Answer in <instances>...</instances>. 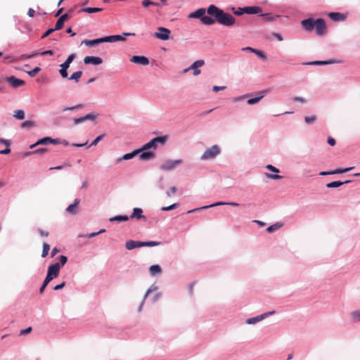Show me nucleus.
<instances>
[{"instance_id":"1","label":"nucleus","mask_w":360,"mask_h":360,"mask_svg":"<svg viewBox=\"0 0 360 360\" xmlns=\"http://www.w3.org/2000/svg\"><path fill=\"white\" fill-rule=\"evenodd\" d=\"M207 12L209 15H214L215 20L224 26H231L236 22L235 18L231 14L224 12L223 10L214 5H210Z\"/></svg>"},{"instance_id":"2","label":"nucleus","mask_w":360,"mask_h":360,"mask_svg":"<svg viewBox=\"0 0 360 360\" xmlns=\"http://www.w3.org/2000/svg\"><path fill=\"white\" fill-rule=\"evenodd\" d=\"M301 25L307 31L316 30L317 35L321 36L326 33L325 20L322 18L314 20L311 18L302 20Z\"/></svg>"},{"instance_id":"3","label":"nucleus","mask_w":360,"mask_h":360,"mask_svg":"<svg viewBox=\"0 0 360 360\" xmlns=\"http://www.w3.org/2000/svg\"><path fill=\"white\" fill-rule=\"evenodd\" d=\"M160 244V243L157 241L141 242L130 240L126 242L125 247L127 250H131L136 248H141L145 246L153 247L159 245Z\"/></svg>"},{"instance_id":"4","label":"nucleus","mask_w":360,"mask_h":360,"mask_svg":"<svg viewBox=\"0 0 360 360\" xmlns=\"http://www.w3.org/2000/svg\"><path fill=\"white\" fill-rule=\"evenodd\" d=\"M167 138V136L155 137L151 141H150L148 143L143 145V146L140 150H141V151H143L150 148L155 149L158 143L164 145L166 143Z\"/></svg>"},{"instance_id":"5","label":"nucleus","mask_w":360,"mask_h":360,"mask_svg":"<svg viewBox=\"0 0 360 360\" xmlns=\"http://www.w3.org/2000/svg\"><path fill=\"white\" fill-rule=\"evenodd\" d=\"M220 153V148L218 146L214 145L207 148L201 156L202 160H210L215 158Z\"/></svg>"},{"instance_id":"6","label":"nucleus","mask_w":360,"mask_h":360,"mask_svg":"<svg viewBox=\"0 0 360 360\" xmlns=\"http://www.w3.org/2000/svg\"><path fill=\"white\" fill-rule=\"evenodd\" d=\"M75 55L74 53L70 54L68 57L67 60L63 63H62L60 65L61 69L60 70V74L62 76V77H63V78L68 77V74L67 70L69 68L70 63L75 59Z\"/></svg>"},{"instance_id":"7","label":"nucleus","mask_w":360,"mask_h":360,"mask_svg":"<svg viewBox=\"0 0 360 360\" xmlns=\"http://www.w3.org/2000/svg\"><path fill=\"white\" fill-rule=\"evenodd\" d=\"M60 265L59 263H55L50 265L48 268L47 276H50L52 279L56 278L60 271Z\"/></svg>"},{"instance_id":"8","label":"nucleus","mask_w":360,"mask_h":360,"mask_svg":"<svg viewBox=\"0 0 360 360\" xmlns=\"http://www.w3.org/2000/svg\"><path fill=\"white\" fill-rule=\"evenodd\" d=\"M182 162L181 160H167L160 166V169L164 171H169Z\"/></svg>"},{"instance_id":"9","label":"nucleus","mask_w":360,"mask_h":360,"mask_svg":"<svg viewBox=\"0 0 360 360\" xmlns=\"http://www.w3.org/2000/svg\"><path fill=\"white\" fill-rule=\"evenodd\" d=\"M204 64H205V62L202 60H196L188 68L185 69L184 70V72H186L189 70H194L193 75L195 76H197V75H200L201 72V70L200 69H198V68L202 66Z\"/></svg>"},{"instance_id":"10","label":"nucleus","mask_w":360,"mask_h":360,"mask_svg":"<svg viewBox=\"0 0 360 360\" xmlns=\"http://www.w3.org/2000/svg\"><path fill=\"white\" fill-rule=\"evenodd\" d=\"M60 141L58 139H51L50 137H45L39 140L36 143L32 144L30 148H33L37 145H46L48 143L58 144Z\"/></svg>"},{"instance_id":"11","label":"nucleus","mask_w":360,"mask_h":360,"mask_svg":"<svg viewBox=\"0 0 360 360\" xmlns=\"http://www.w3.org/2000/svg\"><path fill=\"white\" fill-rule=\"evenodd\" d=\"M6 81L8 83H9V84L11 86H13L14 88H18V87H20V86H22L25 84L24 80L18 79V78H16L14 76H11V77H7L6 79Z\"/></svg>"},{"instance_id":"12","label":"nucleus","mask_w":360,"mask_h":360,"mask_svg":"<svg viewBox=\"0 0 360 360\" xmlns=\"http://www.w3.org/2000/svg\"><path fill=\"white\" fill-rule=\"evenodd\" d=\"M130 61L141 65H148L149 64L148 58L143 56H134L130 58Z\"/></svg>"},{"instance_id":"13","label":"nucleus","mask_w":360,"mask_h":360,"mask_svg":"<svg viewBox=\"0 0 360 360\" xmlns=\"http://www.w3.org/2000/svg\"><path fill=\"white\" fill-rule=\"evenodd\" d=\"M158 30L160 31L161 32L160 33V32L155 33V37L156 38L160 39L162 40L169 39V34H170L169 30L162 27H158Z\"/></svg>"},{"instance_id":"14","label":"nucleus","mask_w":360,"mask_h":360,"mask_svg":"<svg viewBox=\"0 0 360 360\" xmlns=\"http://www.w3.org/2000/svg\"><path fill=\"white\" fill-rule=\"evenodd\" d=\"M98 114L91 112V113L86 115L85 116L75 119L74 124H79L82 123L83 122L86 121V120H94L98 117Z\"/></svg>"},{"instance_id":"15","label":"nucleus","mask_w":360,"mask_h":360,"mask_svg":"<svg viewBox=\"0 0 360 360\" xmlns=\"http://www.w3.org/2000/svg\"><path fill=\"white\" fill-rule=\"evenodd\" d=\"M275 313L274 311H269V312H266V313H264L259 316H257L256 317H253V318H250V319H247L246 321V323H248V324H254L258 321H262V319H264V318L267 317L269 315H271V314H274Z\"/></svg>"},{"instance_id":"16","label":"nucleus","mask_w":360,"mask_h":360,"mask_svg":"<svg viewBox=\"0 0 360 360\" xmlns=\"http://www.w3.org/2000/svg\"><path fill=\"white\" fill-rule=\"evenodd\" d=\"M84 63L85 64H93L97 65L101 64L103 63V60L101 58L97 56H86L84 58Z\"/></svg>"},{"instance_id":"17","label":"nucleus","mask_w":360,"mask_h":360,"mask_svg":"<svg viewBox=\"0 0 360 360\" xmlns=\"http://www.w3.org/2000/svg\"><path fill=\"white\" fill-rule=\"evenodd\" d=\"M103 42H105V37L96 39H93V40L84 39L82 41V43L84 44L85 45H86L88 46H95V45L99 44L101 43H103Z\"/></svg>"},{"instance_id":"18","label":"nucleus","mask_w":360,"mask_h":360,"mask_svg":"<svg viewBox=\"0 0 360 360\" xmlns=\"http://www.w3.org/2000/svg\"><path fill=\"white\" fill-rule=\"evenodd\" d=\"M143 213V210L141 208H139V207H136L133 210V212L132 214L130 215V217H129V219H146V217L144 215L142 214Z\"/></svg>"},{"instance_id":"19","label":"nucleus","mask_w":360,"mask_h":360,"mask_svg":"<svg viewBox=\"0 0 360 360\" xmlns=\"http://www.w3.org/2000/svg\"><path fill=\"white\" fill-rule=\"evenodd\" d=\"M79 203V200L78 198L75 199L74 203L70 205L67 209L66 211L72 214H75L77 213L78 210V205Z\"/></svg>"},{"instance_id":"20","label":"nucleus","mask_w":360,"mask_h":360,"mask_svg":"<svg viewBox=\"0 0 360 360\" xmlns=\"http://www.w3.org/2000/svg\"><path fill=\"white\" fill-rule=\"evenodd\" d=\"M352 169H353V167H348V168H345V169H337L335 170L330 171V172H321L320 173V175L326 176V175H330V174H342V173L347 172Z\"/></svg>"},{"instance_id":"21","label":"nucleus","mask_w":360,"mask_h":360,"mask_svg":"<svg viewBox=\"0 0 360 360\" xmlns=\"http://www.w3.org/2000/svg\"><path fill=\"white\" fill-rule=\"evenodd\" d=\"M243 11L247 14H258L262 13V10L259 6H247L243 8Z\"/></svg>"},{"instance_id":"22","label":"nucleus","mask_w":360,"mask_h":360,"mask_svg":"<svg viewBox=\"0 0 360 360\" xmlns=\"http://www.w3.org/2000/svg\"><path fill=\"white\" fill-rule=\"evenodd\" d=\"M105 42H109V43L116 42L118 41H124L126 40L125 37L122 35L108 36V37H105Z\"/></svg>"},{"instance_id":"23","label":"nucleus","mask_w":360,"mask_h":360,"mask_svg":"<svg viewBox=\"0 0 360 360\" xmlns=\"http://www.w3.org/2000/svg\"><path fill=\"white\" fill-rule=\"evenodd\" d=\"M141 152V150L139 149V150H135L131 153H127V154L124 155L122 158H120L117 160V162H120L122 160H130V159L133 158L134 157H135L138 153H139Z\"/></svg>"},{"instance_id":"24","label":"nucleus","mask_w":360,"mask_h":360,"mask_svg":"<svg viewBox=\"0 0 360 360\" xmlns=\"http://www.w3.org/2000/svg\"><path fill=\"white\" fill-rule=\"evenodd\" d=\"M328 17L333 21H342L344 20L345 17L340 13H329Z\"/></svg>"},{"instance_id":"25","label":"nucleus","mask_w":360,"mask_h":360,"mask_svg":"<svg viewBox=\"0 0 360 360\" xmlns=\"http://www.w3.org/2000/svg\"><path fill=\"white\" fill-rule=\"evenodd\" d=\"M142 153L140 154L139 158L143 160H148L152 159L155 157V153L150 151H141Z\"/></svg>"},{"instance_id":"26","label":"nucleus","mask_w":360,"mask_h":360,"mask_svg":"<svg viewBox=\"0 0 360 360\" xmlns=\"http://www.w3.org/2000/svg\"><path fill=\"white\" fill-rule=\"evenodd\" d=\"M231 205V206H233V207H238V206H239V204L237 203V202H216V203L212 204L210 205L204 206V207H201L200 209H207V208H209V207H215V206H218V205Z\"/></svg>"},{"instance_id":"27","label":"nucleus","mask_w":360,"mask_h":360,"mask_svg":"<svg viewBox=\"0 0 360 360\" xmlns=\"http://www.w3.org/2000/svg\"><path fill=\"white\" fill-rule=\"evenodd\" d=\"M351 182L350 180H347V181H333V182H330V183H328L326 184V187L327 188H338L345 184H348Z\"/></svg>"},{"instance_id":"28","label":"nucleus","mask_w":360,"mask_h":360,"mask_svg":"<svg viewBox=\"0 0 360 360\" xmlns=\"http://www.w3.org/2000/svg\"><path fill=\"white\" fill-rule=\"evenodd\" d=\"M258 94H259V96L248 99L247 103L249 105H253L258 103L264 96V91H261L259 92Z\"/></svg>"},{"instance_id":"29","label":"nucleus","mask_w":360,"mask_h":360,"mask_svg":"<svg viewBox=\"0 0 360 360\" xmlns=\"http://www.w3.org/2000/svg\"><path fill=\"white\" fill-rule=\"evenodd\" d=\"M0 143H2L6 146V148H5L4 150H0V154H2V155L8 154L11 152V150L9 148V146L11 145L10 141L8 140L0 139Z\"/></svg>"},{"instance_id":"30","label":"nucleus","mask_w":360,"mask_h":360,"mask_svg":"<svg viewBox=\"0 0 360 360\" xmlns=\"http://www.w3.org/2000/svg\"><path fill=\"white\" fill-rule=\"evenodd\" d=\"M102 11H103L102 8L86 7V8H82L79 12H80V13L85 12V13H96V12H101Z\"/></svg>"},{"instance_id":"31","label":"nucleus","mask_w":360,"mask_h":360,"mask_svg":"<svg viewBox=\"0 0 360 360\" xmlns=\"http://www.w3.org/2000/svg\"><path fill=\"white\" fill-rule=\"evenodd\" d=\"M161 271L160 266L158 264L152 265L149 269L150 274L153 276L161 273Z\"/></svg>"},{"instance_id":"32","label":"nucleus","mask_w":360,"mask_h":360,"mask_svg":"<svg viewBox=\"0 0 360 360\" xmlns=\"http://www.w3.org/2000/svg\"><path fill=\"white\" fill-rule=\"evenodd\" d=\"M215 20H214L212 18L207 15H204L201 18V22L207 25H211L214 23Z\"/></svg>"},{"instance_id":"33","label":"nucleus","mask_w":360,"mask_h":360,"mask_svg":"<svg viewBox=\"0 0 360 360\" xmlns=\"http://www.w3.org/2000/svg\"><path fill=\"white\" fill-rule=\"evenodd\" d=\"M205 13V10L204 8H200L198 10H197L196 11H195L194 13H192L191 15H190V17L191 18H202V16H204V14Z\"/></svg>"},{"instance_id":"34","label":"nucleus","mask_w":360,"mask_h":360,"mask_svg":"<svg viewBox=\"0 0 360 360\" xmlns=\"http://www.w3.org/2000/svg\"><path fill=\"white\" fill-rule=\"evenodd\" d=\"M129 219V217L127 215H119L110 219V221H125Z\"/></svg>"},{"instance_id":"35","label":"nucleus","mask_w":360,"mask_h":360,"mask_svg":"<svg viewBox=\"0 0 360 360\" xmlns=\"http://www.w3.org/2000/svg\"><path fill=\"white\" fill-rule=\"evenodd\" d=\"M282 227V224H280V223H276L270 226H269L267 229H266V231L269 232V233H272L276 230H278L279 229H281Z\"/></svg>"},{"instance_id":"36","label":"nucleus","mask_w":360,"mask_h":360,"mask_svg":"<svg viewBox=\"0 0 360 360\" xmlns=\"http://www.w3.org/2000/svg\"><path fill=\"white\" fill-rule=\"evenodd\" d=\"M49 250H50V245L46 243H43V250H42V252H41V257H43V258L46 257L49 254Z\"/></svg>"},{"instance_id":"37","label":"nucleus","mask_w":360,"mask_h":360,"mask_svg":"<svg viewBox=\"0 0 360 360\" xmlns=\"http://www.w3.org/2000/svg\"><path fill=\"white\" fill-rule=\"evenodd\" d=\"M82 71H77V72H74L70 76L69 79L75 80L76 82H78V81H79V78L82 77Z\"/></svg>"},{"instance_id":"38","label":"nucleus","mask_w":360,"mask_h":360,"mask_svg":"<svg viewBox=\"0 0 360 360\" xmlns=\"http://www.w3.org/2000/svg\"><path fill=\"white\" fill-rule=\"evenodd\" d=\"M13 116L18 120H23L25 118V112L22 110H18L14 112Z\"/></svg>"},{"instance_id":"39","label":"nucleus","mask_w":360,"mask_h":360,"mask_svg":"<svg viewBox=\"0 0 360 360\" xmlns=\"http://www.w3.org/2000/svg\"><path fill=\"white\" fill-rule=\"evenodd\" d=\"M351 317L354 322L360 321V311H354L351 313Z\"/></svg>"},{"instance_id":"40","label":"nucleus","mask_w":360,"mask_h":360,"mask_svg":"<svg viewBox=\"0 0 360 360\" xmlns=\"http://www.w3.org/2000/svg\"><path fill=\"white\" fill-rule=\"evenodd\" d=\"M34 125H35V124L34 122H32L31 120H27L21 124V127L22 128H31V127H34Z\"/></svg>"},{"instance_id":"41","label":"nucleus","mask_w":360,"mask_h":360,"mask_svg":"<svg viewBox=\"0 0 360 360\" xmlns=\"http://www.w3.org/2000/svg\"><path fill=\"white\" fill-rule=\"evenodd\" d=\"M333 60H317L310 63V65H328L333 63Z\"/></svg>"},{"instance_id":"42","label":"nucleus","mask_w":360,"mask_h":360,"mask_svg":"<svg viewBox=\"0 0 360 360\" xmlns=\"http://www.w3.org/2000/svg\"><path fill=\"white\" fill-rule=\"evenodd\" d=\"M141 4H142L143 6H144V7H148L150 5H153V6H160V4L158 3L153 2L150 0H143Z\"/></svg>"},{"instance_id":"43","label":"nucleus","mask_w":360,"mask_h":360,"mask_svg":"<svg viewBox=\"0 0 360 360\" xmlns=\"http://www.w3.org/2000/svg\"><path fill=\"white\" fill-rule=\"evenodd\" d=\"M63 26L64 22L60 18H58L53 29L55 30V31L60 30L63 27Z\"/></svg>"},{"instance_id":"44","label":"nucleus","mask_w":360,"mask_h":360,"mask_svg":"<svg viewBox=\"0 0 360 360\" xmlns=\"http://www.w3.org/2000/svg\"><path fill=\"white\" fill-rule=\"evenodd\" d=\"M39 53L38 52H34V53H32L31 54H23L22 56H20L19 59L20 60H23V59H27V58H33L37 55H39Z\"/></svg>"},{"instance_id":"45","label":"nucleus","mask_w":360,"mask_h":360,"mask_svg":"<svg viewBox=\"0 0 360 360\" xmlns=\"http://www.w3.org/2000/svg\"><path fill=\"white\" fill-rule=\"evenodd\" d=\"M41 70V68H39V67H36L34 68L33 70L27 72V74L30 76V77H34L38 72H39Z\"/></svg>"},{"instance_id":"46","label":"nucleus","mask_w":360,"mask_h":360,"mask_svg":"<svg viewBox=\"0 0 360 360\" xmlns=\"http://www.w3.org/2000/svg\"><path fill=\"white\" fill-rule=\"evenodd\" d=\"M316 120V117L315 115L304 117V121L307 124L314 123Z\"/></svg>"},{"instance_id":"47","label":"nucleus","mask_w":360,"mask_h":360,"mask_svg":"<svg viewBox=\"0 0 360 360\" xmlns=\"http://www.w3.org/2000/svg\"><path fill=\"white\" fill-rule=\"evenodd\" d=\"M178 206H179L178 203H174L169 206L162 207V211H169V210L176 208Z\"/></svg>"},{"instance_id":"48","label":"nucleus","mask_w":360,"mask_h":360,"mask_svg":"<svg viewBox=\"0 0 360 360\" xmlns=\"http://www.w3.org/2000/svg\"><path fill=\"white\" fill-rule=\"evenodd\" d=\"M235 15H241L243 13H245V11H243V8H238V9H235V8H232L231 9Z\"/></svg>"},{"instance_id":"49","label":"nucleus","mask_w":360,"mask_h":360,"mask_svg":"<svg viewBox=\"0 0 360 360\" xmlns=\"http://www.w3.org/2000/svg\"><path fill=\"white\" fill-rule=\"evenodd\" d=\"M105 134H101V135H99L98 136H97L94 141L91 143L90 146H96L98 144V143L101 141L103 139V138L104 137Z\"/></svg>"},{"instance_id":"50","label":"nucleus","mask_w":360,"mask_h":360,"mask_svg":"<svg viewBox=\"0 0 360 360\" xmlns=\"http://www.w3.org/2000/svg\"><path fill=\"white\" fill-rule=\"evenodd\" d=\"M176 193V186H172L170 188L169 191L167 192V197H171L172 195H174Z\"/></svg>"},{"instance_id":"51","label":"nucleus","mask_w":360,"mask_h":360,"mask_svg":"<svg viewBox=\"0 0 360 360\" xmlns=\"http://www.w3.org/2000/svg\"><path fill=\"white\" fill-rule=\"evenodd\" d=\"M266 176L272 179H281L282 176L278 174H271L266 173Z\"/></svg>"},{"instance_id":"52","label":"nucleus","mask_w":360,"mask_h":360,"mask_svg":"<svg viewBox=\"0 0 360 360\" xmlns=\"http://www.w3.org/2000/svg\"><path fill=\"white\" fill-rule=\"evenodd\" d=\"M254 53H255L256 55H257L259 58H261L262 59H266V55L261 51H259L257 49L255 50V51L254 52Z\"/></svg>"},{"instance_id":"53","label":"nucleus","mask_w":360,"mask_h":360,"mask_svg":"<svg viewBox=\"0 0 360 360\" xmlns=\"http://www.w3.org/2000/svg\"><path fill=\"white\" fill-rule=\"evenodd\" d=\"M68 261V258L66 256H64V255H62L60 257V262H58L60 265V266H63L65 264V263L67 262Z\"/></svg>"},{"instance_id":"54","label":"nucleus","mask_w":360,"mask_h":360,"mask_svg":"<svg viewBox=\"0 0 360 360\" xmlns=\"http://www.w3.org/2000/svg\"><path fill=\"white\" fill-rule=\"evenodd\" d=\"M266 169H268L269 170H271L274 172H276V173H278L279 172V170L278 169H277L276 167L272 166L271 165H266Z\"/></svg>"},{"instance_id":"55","label":"nucleus","mask_w":360,"mask_h":360,"mask_svg":"<svg viewBox=\"0 0 360 360\" xmlns=\"http://www.w3.org/2000/svg\"><path fill=\"white\" fill-rule=\"evenodd\" d=\"M327 142H328V143L330 146H335V143H336V142H335V140L333 137H331V136H328V137Z\"/></svg>"},{"instance_id":"56","label":"nucleus","mask_w":360,"mask_h":360,"mask_svg":"<svg viewBox=\"0 0 360 360\" xmlns=\"http://www.w3.org/2000/svg\"><path fill=\"white\" fill-rule=\"evenodd\" d=\"M262 15L265 18V20L266 21H272V20H274L276 18V17L271 16L269 14H264V15ZM278 16H276V18Z\"/></svg>"},{"instance_id":"57","label":"nucleus","mask_w":360,"mask_h":360,"mask_svg":"<svg viewBox=\"0 0 360 360\" xmlns=\"http://www.w3.org/2000/svg\"><path fill=\"white\" fill-rule=\"evenodd\" d=\"M55 30L53 28L49 29L41 37V39H44L51 34Z\"/></svg>"},{"instance_id":"58","label":"nucleus","mask_w":360,"mask_h":360,"mask_svg":"<svg viewBox=\"0 0 360 360\" xmlns=\"http://www.w3.org/2000/svg\"><path fill=\"white\" fill-rule=\"evenodd\" d=\"M292 100H293L294 101L300 102V103H305V101H306V100H305L304 98H302V97H300V96H295V97H294V98H292Z\"/></svg>"},{"instance_id":"59","label":"nucleus","mask_w":360,"mask_h":360,"mask_svg":"<svg viewBox=\"0 0 360 360\" xmlns=\"http://www.w3.org/2000/svg\"><path fill=\"white\" fill-rule=\"evenodd\" d=\"M65 285V282L63 281L60 284L56 285L53 289H54V290H61L62 288H64Z\"/></svg>"},{"instance_id":"60","label":"nucleus","mask_w":360,"mask_h":360,"mask_svg":"<svg viewBox=\"0 0 360 360\" xmlns=\"http://www.w3.org/2000/svg\"><path fill=\"white\" fill-rule=\"evenodd\" d=\"M53 279L46 275V277L45 278V280L44 281V283L42 285H44V287H46V285L49 284V283L52 281Z\"/></svg>"},{"instance_id":"61","label":"nucleus","mask_w":360,"mask_h":360,"mask_svg":"<svg viewBox=\"0 0 360 360\" xmlns=\"http://www.w3.org/2000/svg\"><path fill=\"white\" fill-rule=\"evenodd\" d=\"M32 330V328L31 327H28L25 329H23V330H20V334L21 335H25V334H27L29 333H30Z\"/></svg>"},{"instance_id":"62","label":"nucleus","mask_w":360,"mask_h":360,"mask_svg":"<svg viewBox=\"0 0 360 360\" xmlns=\"http://www.w3.org/2000/svg\"><path fill=\"white\" fill-rule=\"evenodd\" d=\"M60 252V250L57 248H53L51 252V257H53L55 255H56L57 253Z\"/></svg>"},{"instance_id":"63","label":"nucleus","mask_w":360,"mask_h":360,"mask_svg":"<svg viewBox=\"0 0 360 360\" xmlns=\"http://www.w3.org/2000/svg\"><path fill=\"white\" fill-rule=\"evenodd\" d=\"M226 87L224 86H214L213 87V91L214 92H218L220 90H224Z\"/></svg>"},{"instance_id":"64","label":"nucleus","mask_w":360,"mask_h":360,"mask_svg":"<svg viewBox=\"0 0 360 360\" xmlns=\"http://www.w3.org/2000/svg\"><path fill=\"white\" fill-rule=\"evenodd\" d=\"M70 18L68 13H65L62 15L59 18H60L64 22L65 20H68Z\"/></svg>"}]
</instances>
